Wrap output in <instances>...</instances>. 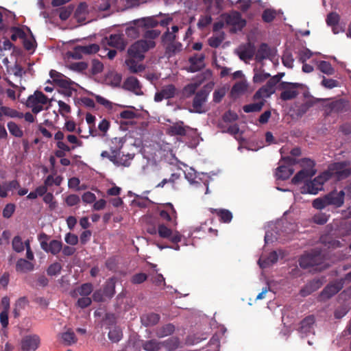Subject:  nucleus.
<instances>
[{
	"label": "nucleus",
	"mask_w": 351,
	"mask_h": 351,
	"mask_svg": "<svg viewBox=\"0 0 351 351\" xmlns=\"http://www.w3.org/2000/svg\"><path fill=\"white\" fill-rule=\"evenodd\" d=\"M317 69L323 73L328 75H332L335 73V70L329 62L321 60L317 64Z\"/></svg>",
	"instance_id": "79ce46f5"
},
{
	"label": "nucleus",
	"mask_w": 351,
	"mask_h": 351,
	"mask_svg": "<svg viewBox=\"0 0 351 351\" xmlns=\"http://www.w3.org/2000/svg\"><path fill=\"white\" fill-rule=\"evenodd\" d=\"M40 338L37 335H26L21 341L22 351H35L39 346Z\"/></svg>",
	"instance_id": "4468645a"
},
{
	"label": "nucleus",
	"mask_w": 351,
	"mask_h": 351,
	"mask_svg": "<svg viewBox=\"0 0 351 351\" xmlns=\"http://www.w3.org/2000/svg\"><path fill=\"white\" fill-rule=\"evenodd\" d=\"M161 342V347H164L168 351H173L180 346V340L176 337H172Z\"/></svg>",
	"instance_id": "f704fd0d"
},
{
	"label": "nucleus",
	"mask_w": 351,
	"mask_h": 351,
	"mask_svg": "<svg viewBox=\"0 0 351 351\" xmlns=\"http://www.w3.org/2000/svg\"><path fill=\"white\" fill-rule=\"evenodd\" d=\"M141 26L145 27H156L158 25V21L155 19V16H149L143 18L138 21Z\"/></svg>",
	"instance_id": "de8ad7c7"
},
{
	"label": "nucleus",
	"mask_w": 351,
	"mask_h": 351,
	"mask_svg": "<svg viewBox=\"0 0 351 351\" xmlns=\"http://www.w3.org/2000/svg\"><path fill=\"white\" fill-rule=\"evenodd\" d=\"M343 288V283L335 282L328 284L321 292L320 297L323 300H327L337 294Z\"/></svg>",
	"instance_id": "4be33fe9"
},
{
	"label": "nucleus",
	"mask_w": 351,
	"mask_h": 351,
	"mask_svg": "<svg viewBox=\"0 0 351 351\" xmlns=\"http://www.w3.org/2000/svg\"><path fill=\"white\" fill-rule=\"evenodd\" d=\"M142 348L145 351H158L161 347V342L156 339L145 341L142 344Z\"/></svg>",
	"instance_id": "58836bf2"
},
{
	"label": "nucleus",
	"mask_w": 351,
	"mask_h": 351,
	"mask_svg": "<svg viewBox=\"0 0 351 351\" xmlns=\"http://www.w3.org/2000/svg\"><path fill=\"white\" fill-rule=\"evenodd\" d=\"M189 131H192V129L185 125L183 121H178L169 125L167 129V132L171 136H185L188 134Z\"/></svg>",
	"instance_id": "2eb2a0df"
},
{
	"label": "nucleus",
	"mask_w": 351,
	"mask_h": 351,
	"mask_svg": "<svg viewBox=\"0 0 351 351\" xmlns=\"http://www.w3.org/2000/svg\"><path fill=\"white\" fill-rule=\"evenodd\" d=\"M180 177V174L178 173H173L171 175L170 178L169 179L165 178L163 179L160 182H159L156 187L158 188H163L164 186L167 183H171L173 184L177 180H178Z\"/></svg>",
	"instance_id": "680f3d73"
},
{
	"label": "nucleus",
	"mask_w": 351,
	"mask_h": 351,
	"mask_svg": "<svg viewBox=\"0 0 351 351\" xmlns=\"http://www.w3.org/2000/svg\"><path fill=\"white\" fill-rule=\"evenodd\" d=\"M160 318V317L158 314L149 313L141 315V322L145 326H152L158 323Z\"/></svg>",
	"instance_id": "393cba45"
},
{
	"label": "nucleus",
	"mask_w": 351,
	"mask_h": 351,
	"mask_svg": "<svg viewBox=\"0 0 351 351\" xmlns=\"http://www.w3.org/2000/svg\"><path fill=\"white\" fill-rule=\"evenodd\" d=\"M10 31L12 33L10 38L12 41H16L18 38L23 40L25 37L26 34L20 27H11Z\"/></svg>",
	"instance_id": "864d4df0"
},
{
	"label": "nucleus",
	"mask_w": 351,
	"mask_h": 351,
	"mask_svg": "<svg viewBox=\"0 0 351 351\" xmlns=\"http://www.w3.org/2000/svg\"><path fill=\"white\" fill-rule=\"evenodd\" d=\"M122 331L118 327H114V328L110 330L108 332V338L110 341L114 343L119 341L122 338Z\"/></svg>",
	"instance_id": "603ef678"
},
{
	"label": "nucleus",
	"mask_w": 351,
	"mask_h": 351,
	"mask_svg": "<svg viewBox=\"0 0 351 351\" xmlns=\"http://www.w3.org/2000/svg\"><path fill=\"white\" fill-rule=\"evenodd\" d=\"M265 100L263 99L256 103H252L247 105H245L243 107V110L246 113L260 112L263 106L265 105Z\"/></svg>",
	"instance_id": "a19ab883"
},
{
	"label": "nucleus",
	"mask_w": 351,
	"mask_h": 351,
	"mask_svg": "<svg viewBox=\"0 0 351 351\" xmlns=\"http://www.w3.org/2000/svg\"><path fill=\"white\" fill-rule=\"evenodd\" d=\"M104 64L99 60L94 59L92 60L91 73L97 75L103 71Z\"/></svg>",
	"instance_id": "0e129e2a"
},
{
	"label": "nucleus",
	"mask_w": 351,
	"mask_h": 351,
	"mask_svg": "<svg viewBox=\"0 0 351 351\" xmlns=\"http://www.w3.org/2000/svg\"><path fill=\"white\" fill-rule=\"evenodd\" d=\"M125 64L128 67L130 71L132 73H137L144 70V67L141 64H138L135 58H130L125 60Z\"/></svg>",
	"instance_id": "37998d69"
},
{
	"label": "nucleus",
	"mask_w": 351,
	"mask_h": 351,
	"mask_svg": "<svg viewBox=\"0 0 351 351\" xmlns=\"http://www.w3.org/2000/svg\"><path fill=\"white\" fill-rule=\"evenodd\" d=\"M68 206H74L80 202V197L76 194H70L64 199Z\"/></svg>",
	"instance_id": "774afa93"
},
{
	"label": "nucleus",
	"mask_w": 351,
	"mask_h": 351,
	"mask_svg": "<svg viewBox=\"0 0 351 351\" xmlns=\"http://www.w3.org/2000/svg\"><path fill=\"white\" fill-rule=\"evenodd\" d=\"M177 92V89L173 84H168L162 88L160 91L155 93L154 101L160 102L163 99H169L174 97Z\"/></svg>",
	"instance_id": "dca6fc26"
},
{
	"label": "nucleus",
	"mask_w": 351,
	"mask_h": 351,
	"mask_svg": "<svg viewBox=\"0 0 351 351\" xmlns=\"http://www.w3.org/2000/svg\"><path fill=\"white\" fill-rule=\"evenodd\" d=\"M93 290V287L91 283H84L77 287L71 293V296L74 298L80 295L84 297H88L92 293Z\"/></svg>",
	"instance_id": "cd10ccee"
},
{
	"label": "nucleus",
	"mask_w": 351,
	"mask_h": 351,
	"mask_svg": "<svg viewBox=\"0 0 351 351\" xmlns=\"http://www.w3.org/2000/svg\"><path fill=\"white\" fill-rule=\"evenodd\" d=\"M62 270V265L59 263H54L50 265L47 270L49 276H53L60 274Z\"/></svg>",
	"instance_id": "69168bd1"
},
{
	"label": "nucleus",
	"mask_w": 351,
	"mask_h": 351,
	"mask_svg": "<svg viewBox=\"0 0 351 351\" xmlns=\"http://www.w3.org/2000/svg\"><path fill=\"white\" fill-rule=\"evenodd\" d=\"M107 298H112L115 294V280L114 278H109L105 283L102 290Z\"/></svg>",
	"instance_id": "7c9ffc66"
},
{
	"label": "nucleus",
	"mask_w": 351,
	"mask_h": 351,
	"mask_svg": "<svg viewBox=\"0 0 351 351\" xmlns=\"http://www.w3.org/2000/svg\"><path fill=\"white\" fill-rule=\"evenodd\" d=\"M176 38L177 35L171 33L168 27L167 32L161 37V42L165 48L166 53L169 54V56L181 51L182 44L180 42H177L176 40Z\"/></svg>",
	"instance_id": "0eeeda50"
},
{
	"label": "nucleus",
	"mask_w": 351,
	"mask_h": 351,
	"mask_svg": "<svg viewBox=\"0 0 351 351\" xmlns=\"http://www.w3.org/2000/svg\"><path fill=\"white\" fill-rule=\"evenodd\" d=\"M270 56V49L267 44L266 43H262L256 53V60L258 62H261L265 59H267Z\"/></svg>",
	"instance_id": "72a5a7b5"
},
{
	"label": "nucleus",
	"mask_w": 351,
	"mask_h": 351,
	"mask_svg": "<svg viewBox=\"0 0 351 351\" xmlns=\"http://www.w3.org/2000/svg\"><path fill=\"white\" fill-rule=\"evenodd\" d=\"M158 233L160 237L169 239L172 243L181 241L182 235L178 231H173L166 225L161 223L158 226Z\"/></svg>",
	"instance_id": "f8f14e48"
},
{
	"label": "nucleus",
	"mask_w": 351,
	"mask_h": 351,
	"mask_svg": "<svg viewBox=\"0 0 351 351\" xmlns=\"http://www.w3.org/2000/svg\"><path fill=\"white\" fill-rule=\"evenodd\" d=\"M62 339L66 345L70 346L76 343L77 337L73 331L69 330L62 334Z\"/></svg>",
	"instance_id": "09e8293b"
},
{
	"label": "nucleus",
	"mask_w": 351,
	"mask_h": 351,
	"mask_svg": "<svg viewBox=\"0 0 351 351\" xmlns=\"http://www.w3.org/2000/svg\"><path fill=\"white\" fill-rule=\"evenodd\" d=\"M316 102L317 101L313 99H307L305 102L297 107V109L295 110V114L298 117L303 116L311 108H312L315 104Z\"/></svg>",
	"instance_id": "2f4dec72"
},
{
	"label": "nucleus",
	"mask_w": 351,
	"mask_h": 351,
	"mask_svg": "<svg viewBox=\"0 0 351 351\" xmlns=\"http://www.w3.org/2000/svg\"><path fill=\"white\" fill-rule=\"evenodd\" d=\"M160 218L169 223L170 226H176L177 225L178 214L171 203H167L163 206V208L159 212Z\"/></svg>",
	"instance_id": "9b49d317"
},
{
	"label": "nucleus",
	"mask_w": 351,
	"mask_h": 351,
	"mask_svg": "<svg viewBox=\"0 0 351 351\" xmlns=\"http://www.w3.org/2000/svg\"><path fill=\"white\" fill-rule=\"evenodd\" d=\"M345 193L343 191H333L325 195L328 206L332 205L336 208L341 207L344 203Z\"/></svg>",
	"instance_id": "aec40b11"
},
{
	"label": "nucleus",
	"mask_w": 351,
	"mask_h": 351,
	"mask_svg": "<svg viewBox=\"0 0 351 351\" xmlns=\"http://www.w3.org/2000/svg\"><path fill=\"white\" fill-rule=\"evenodd\" d=\"M293 173V168L284 165H280L276 169V177L278 180H287Z\"/></svg>",
	"instance_id": "bb28decb"
},
{
	"label": "nucleus",
	"mask_w": 351,
	"mask_h": 351,
	"mask_svg": "<svg viewBox=\"0 0 351 351\" xmlns=\"http://www.w3.org/2000/svg\"><path fill=\"white\" fill-rule=\"evenodd\" d=\"M141 87L142 86L138 80L134 76H130L127 77L123 84V88L125 90L131 91L136 95H143Z\"/></svg>",
	"instance_id": "6ab92c4d"
},
{
	"label": "nucleus",
	"mask_w": 351,
	"mask_h": 351,
	"mask_svg": "<svg viewBox=\"0 0 351 351\" xmlns=\"http://www.w3.org/2000/svg\"><path fill=\"white\" fill-rule=\"evenodd\" d=\"M49 75L53 82L60 88H62V94L67 97L72 95L73 90H74L72 86L75 84L74 82L56 70H51Z\"/></svg>",
	"instance_id": "39448f33"
},
{
	"label": "nucleus",
	"mask_w": 351,
	"mask_h": 351,
	"mask_svg": "<svg viewBox=\"0 0 351 351\" xmlns=\"http://www.w3.org/2000/svg\"><path fill=\"white\" fill-rule=\"evenodd\" d=\"M313 56L311 51L307 48H304L298 51V58L299 61L304 64L307 60L310 59Z\"/></svg>",
	"instance_id": "13d9d810"
},
{
	"label": "nucleus",
	"mask_w": 351,
	"mask_h": 351,
	"mask_svg": "<svg viewBox=\"0 0 351 351\" xmlns=\"http://www.w3.org/2000/svg\"><path fill=\"white\" fill-rule=\"evenodd\" d=\"M79 49L82 51L84 54H93L97 53L99 50V46L97 44H90L88 45H80Z\"/></svg>",
	"instance_id": "6e6d98bb"
},
{
	"label": "nucleus",
	"mask_w": 351,
	"mask_h": 351,
	"mask_svg": "<svg viewBox=\"0 0 351 351\" xmlns=\"http://www.w3.org/2000/svg\"><path fill=\"white\" fill-rule=\"evenodd\" d=\"M49 237L45 232H42L38 235V240L40 243L41 248L47 253L53 255H57L60 252L62 248V242L58 240H51L48 243Z\"/></svg>",
	"instance_id": "1a4fd4ad"
},
{
	"label": "nucleus",
	"mask_w": 351,
	"mask_h": 351,
	"mask_svg": "<svg viewBox=\"0 0 351 351\" xmlns=\"http://www.w3.org/2000/svg\"><path fill=\"white\" fill-rule=\"evenodd\" d=\"M213 86V84H208L196 93L192 104V106L193 108V112L196 113H202L205 112L204 105L207 100V97L211 91Z\"/></svg>",
	"instance_id": "6e6552de"
},
{
	"label": "nucleus",
	"mask_w": 351,
	"mask_h": 351,
	"mask_svg": "<svg viewBox=\"0 0 351 351\" xmlns=\"http://www.w3.org/2000/svg\"><path fill=\"white\" fill-rule=\"evenodd\" d=\"M199 84L197 82L190 83L185 86L182 90V96L188 98L194 95L199 87Z\"/></svg>",
	"instance_id": "a18cd8bd"
},
{
	"label": "nucleus",
	"mask_w": 351,
	"mask_h": 351,
	"mask_svg": "<svg viewBox=\"0 0 351 351\" xmlns=\"http://www.w3.org/2000/svg\"><path fill=\"white\" fill-rule=\"evenodd\" d=\"M34 268V264L25 258H19L16 263L17 272L27 273L32 271Z\"/></svg>",
	"instance_id": "c756f323"
},
{
	"label": "nucleus",
	"mask_w": 351,
	"mask_h": 351,
	"mask_svg": "<svg viewBox=\"0 0 351 351\" xmlns=\"http://www.w3.org/2000/svg\"><path fill=\"white\" fill-rule=\"evenodd\" d=\"M27 100L38 104L44 105L48 102L49 99L41 91L36 90L34 94L29 95Z\"/></svg>",
	"instance_id": "4c0bfd02"
},
{
	"label": "nucleus",
	"mask_w": 351,
	"mask_h": 351,
	"mask_svg": "<svg viewBox=\"0 0 351 351\" xmlns=\"http://www.w3.org/2000/svg\"><path fill=\"white\" fill-rule=\"evenodd\" d=\"M298 164L302 169L307 171L310 175H315L317 170L315 168V162L308 158H304L299 160Z\"/></svg>",
	"instance_id": "c85d7f7f"
},
{
	"label": "nucleus",
	"mask_w": 351,
	"mask_h": 351,
	"mask_svg": "<svg viewBox=\"0 0 351 351\" xmlns=\"http://www.w3.org/2000/svg\"><path fill=\"white\" fill-rule=\"evenodd\" d=\"M175 331V326L172 324H167L162 326L156 330V336L159 338L171 335Z\"/></svg>",
	"instance_id": "ea45409f"
},
{
	"label": "nucleus",
	"mask_w": 351,
	"mask_h": 351,
	"mask_svg": "<svg viewBox=\"0 0 351 351\" xmlns=\"http://www.w3.org/2000/svg\"><path fill=\"white\" fill-rule=\"evenodd\" d=\"M321 84L326 88L332 89L333 88L338 87L339 86V82L336 80L323 77Z\"/></svg>",
	"instance_id": "052dcab7"
},
{
	"label": "nucleus",
	"mask_w": 351,
	"mask_h": 351,
	"mask_svg": "<svg viewBox=\"0 0 351 351\" xmlns=\"http://www.w3.org/2000/svg\"><path fill=\"white\" fill-rule=\"evenodd\" d=\"M274 93V90H271L269 88L267 87L266 85H264L255 93L253 99L254 100H263L264 98L269 97Z\"/></svg>",
	"instance_id": "e433bc0d"
},
{
	"label": "nucleus",
	"mask_w": 351,
	"mask_h": 351,
	"mask_svg": "<svg viewBox=\"0 0 351 351\" xmlns=\"http://www.w3.org/2000/svg\"><path fill=\"white\" fill-rule=\"evenodd\" d=\"M107 39V44L112 47H114L120 51L125 49L127 42L124 39V36L120 34H110Z\"/></svg>",
	"instance_id": "5701e85b"
},
{
	"label": "nucleus",
	"mask_w": 351,
	"mask_h": 351,
	"mask_svg": "<svg viewBox=\"0 0 351 351\" xmlns=\"http://www.w3.org/2000/svg\"><path fill=\"white\" fill-rule=\"evenodd\" d=\"M12 246L14 251L21 253L24 251V245L22 238L20 236H15L12 241Z\"/></svg>",
	"instance_id": "5fc2aeb1"
},
{
	"label": "nucleus",
	"mask_w": 351,
	"mask_h": 351,
	"mask_svg": "<svg viewBox=\"0 0 351 351\" xmlns=\"http://www.w3.org/2000/svg\"><path fill=\"white\" fill-rule=\"evenodd\" d=\"M315 322V317L312 315L304 318L300 323V326L297 330L300 333L301 337H304L310 334L314 333V324Z\"/></svg>",
	"instance_id": "ddd939ff"
},
{
	"label": "nucleus",
	"mask_w": 351,
	"mask_h": 351,
	"mask_svg": "<svg viewBox=\"0 0 351 351\" xmlns=\"http://www.w3.org/2000/svg\"><path fill=\"white\" fill-rule=\"evenodd\" d=\"M255 47L254 44L248 43L239 47L238 49V55L241 60H252L255 54Z\"/></svg>",
	"instance_id": "b1692460"
},
{
	"label": "nucleus",
	"mask_w": 351,
	"mask_h": 351,
	"mask_svg": "<svg viewBox=\"0 0 351 351\" xmlns=\"http://www.w3.org/2000/svg\"><path fill=\"white\" fill-rule=\"evenodd\" d=\"M328 180V173L322 172L313 180L306 182L302 187V193L316 195L323 189L324 184Z\"/></svg>",
	"instance_id": "423d86ee"
},
{
	"label": "nucleus",
	"mask_w": 351,
	"mask_h": 351,
	"mask_svg": "<svg viewBox=\"0 0 351 351\" xmlns=\"http://www.w3.org/2000/svg\"><path fill=\"white\" fill-rule=\"evenodd\" d=\"M282 62L285 66L292 69L293 66L294 58L291 51H285L282 56Z\"/></svg>",
	"instance_id": "8fccbe9b"
},
{
	"label": "nucleus",
	"mask_w": 351,
	"mask_h": 351,
	"mask_svg": "<svg viewBox=\"0 0 351 351\" xmlns=\"http://www.w3.org/2000/svg\"><path fill=\"white\" fill-rule=\"evenodd\" d=\"M148 276L145 273H138L132 276L131 282L134 285H139L147 280Z\"/></svg>",
	"instance_id": "338daca9"
},
{
	"label": "nucleus",
	"mask_w": 351,
	"mask_h": 351,
	"mask_svg": "<svg viewBox=\"0 0 351 351\" xmlns=\"http://www.w3.org/2000/svg\"><path fill=\"white\" fill-rule=\"evenodd\" d=\"M56 146L58 149L55 152V156L60 159L65 156V152H69L75 149V146H69L64 142L56 143Z\"/></svg>",
	"instance_id": "c9c22d12"
},
{
	"label": "nucleus",
	"mask_w": 351,
	"mask_h": 351,
	"mask_svg": "<svg viewBox=\"0 0 351 351\" xmlns=\"http://www.w3.org/2000/svg\"><path fill=\"white\" fill-rule=\"evenodd\" d=\"M7 126L10 133L14 136L21 138L23 136V130L16 123L10 121L8 123Z\"/></svg>",
	"instance_id": "49530a36"
},
{
	"label": "nucleus",
	"mask_w": 351,
	"mask_h": 351,
	"mask_svg": "<svg viewBox=\"0 0 351 351\" xmlns=\"http://www.w3.org/2000/svg\"><path fill=\"white\" fill-rule=\"evenodd\" d=\"M205 55L204 53H195L189 58L190 64L188 71L195 73L202 70L205 66Z\"/></svg>",
	"instance_id": "f3484780"
},
{
	"label": "nucleus",
	"mask_w": 351,
	"mask_h": 351,
	"mask_svg": "<svg viewBox=\"0 0 351 351\" xmlns=\"http://www.w3.org/2000/svg\"><path fill=\"white\" fill-rule=\"evenodd\" d=\"M324 282H326V278L324 276L314 278L313 280L308 282L306 286L301 289V295L302 296L310 295L313 292L319 289L323 285Z\"/></svg>",
	"instance_id": "412c9836"
},
{
	"label": "nucleus",
	"mask_w": 351,
	"mask_h": 351,
	"mask_svg": "<svg viewBox=\"0 0 351 351\" xmlns=\"http://www.w3.org/2000/svg\"><path fill=\"white\" fill-rule=\"evenodd\" d=\"M300 84L298 83L282 82L279 84V88L284 90L280 93V99L283 101L291 100L295 98L298 92L295 90L299 88Z\"/></svg>",
	"instance_id": "9d476101"
},
{
	"label": "nucleus",
	"mask_w": 351,
	"mask_h": 351,
	"mask_svg": "<svg viewBox=\"0 0 351 351\" xmlns=\"http://www.w3.org/2000/svg\"><path fill=\"white\" fill-rule=\"evenodd\" d=\"M278 260V255L276 251L271 252L266 258L261 257L258 264L263 269L276 263Z\"/></svg>",
	"instance_id": "a878e982"
},
{
	"label": "nucleus",
	"mask_w": 351,
	"mask_h": 351,
	"mask_svg": "<svg viewBox=\"0 0 351 351\" xmlns=\"http://www.w3.org/2000/svg\"><path fill=\"white\" fill-rule=\"evenodd\" d=\"M315 175H310L307 171L301 169L292 178L291 182L293 184H298L302 183V182H308V180L311 178Z\"/></svg>",
	"instance_id": "473e14b6"
},
{
	"label": "nucleus",
	"mask_w": 351,
	"mask_h": 351,
	"mask_svg": "<svg viewBox=\"0 0 351 351\" xmlns=\"http://www.w3.org/2000/svg\"><path fill=\"white\" fill-rule=\"evenodd\" d=\"M349 161H341L331 163L328 165V169L324 171L328 176V180L335 177L337 180H341L348 178L351 175V167H349Z\"/></svg>",
	"instance_id": "f03ea898"
},
{
	"label": "nucleus",
	"mask_w": 351,
	"mask_h": 351,
	"mask_svg": "<svg viewBox=\"0 0 351 351\" xmlns=\"http://www.w3.org/2000/svg\"><path fill=\"white\" fill-rule=\"evenodd\" d=\"M155 46L156 43L154 40H139L129 47L128 53L130 58L141 61L145 58L144 53Z\"/></svg>",
	"instance_id": "7ed1b4c3"
},
{
	"label": "nucleus",
	"mask_w": 351,
	"mask_h": 351,
	"mask_svg": "<svg viewBox=\"0 0 351 351\" xmlns=\"http://www.w3.org/2000/svg\"><path fill=\"white\" fill-rule=\"evenodd\" d=\"M230 22L234 25L235 29L241 30L246 25V21L241 19L240 14L237 13L233 19H230Z\"/></svg>",
	"instance_id": "3c124183"
},
{
	"label": "nucleus",
	"mask_w": 351,
	"mask_h": 351,
	"mask_svg": "<svg viewBox=\"0 0 351 351\" xmlns=\"http://www.w3.org/2000/svg\"><path fill=\"white\" fill-rule=\"evenodd\" d=\"M73 10V7L69 5L68 7H62L59 9V17L62 21L67 20L72 12Z\"/></svg>",
	"instance_id": "bf43d9fd"
},
{
	"label": "nucleus",
	"mask_w": 351,
	"mask_h": 351,
	"mask_svg": "<svg viewBox=\"0 0 351 351\" xmlns=\"http://www.w3.org/2000/svg\"><path fill=\"white\" fill-rule=\"evenodd\" d=\"M276 17V12L271 9H265L262 14V19L265 23L272 22Z\"/></svg>",
	"instance_id": "4d7b16f0"
},
{
	"label": "nucleus",
	"mask_w": 351,
	"mask_h": 351,
	"mask_svg": "<svg viewBox=\"0 0 351 351\" xmlns=\"http://www.w3.org/2000/svg\"><path fill=\"white\" fill-rule=\"evenodd\" d=\"M348 107V102L339 99L326 105L325 111L327 114L343 112L347 111Z\"/></svg>",
	"instance_id": "a211bd4d"
},
{
	"label": "nucleus",
	"mask_w": 351,
	"mask_h": 351,
	"mask_svg": "<svg viewBox=\"0 0 351 351\" xmlns=\"http://www.w3.org/2000/svg\"><path fill=\"white\" fill-rule=\"evenodd\" d=\"M1 111L2 112V114L3 115L11 117V118H19V119L23 118V112H19L16 110L9 108V107L1 106Z\"/></svg>",
	"instance_id": "c03bdc74"
},
{
	"label": "nucleus",
	"mask_w": 351,
	"mask_h": 351,
	"mask_svg": "<svg viewBox=\"0 0 351 351\" xmlns=\"http://www.w3.org/2000/svg\"><path fill=\"white\" fill-rule=\"evenodd\" d=\"M325 261L324 256L321 251L312 250L310 252L302 255L299 259V265L302 268L307 269L313 266H321V268L326 267L322 266Z\"/></svg>",
	"instance_id": "20e7f679"
},
{
	"label": "nucleus",
	"mask_w": 351,
	"mask_h": 351,
	"mask_svg": "<svg viewBox=\"0 0 351 351\" xmlns=\"http://www.w3.org/2000/svg\"><path fill=\"white\" fill-rule=\"evenodd\" d=\"M340 19L339 15L336 12H330L327 15L326 23L329 26L337 25Z\"/></svg>",
	"instance_id": "e2e57ef3"
},
{
	"label": "nucleus",
	"mask_w": 351,
	"mask_h": 351,
	"mask_svg": "<svg viewBox=\"0 0 351 351\" xmlns=\"http://www.w3.org/2000/svg\"><path fill=\"white\" fill-rule=\"evenodd\" d=\"M125 141L121 138H113L111 139L109 153L108 151L101 152L100 156L102 158H108L116 166L129 167L130 160L134 158V154H123L120 156L121 150Z\"/></svg>",
	"instance_id": "f257e3e1"
}]
</instances>
